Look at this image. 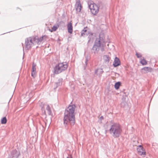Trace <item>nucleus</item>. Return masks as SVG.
Listing matches in <instances>:
<instances>
[{
  "label": "nucleus",
  "mask_w": 158,
  "mask_h": 158,
  "mask_svg": "<svg viewBox=\"0 0 158 158\" xmlns=\"http://www.w3.org/2000/svg\"><path fill=\"white\" fill-rule=\"evenodd\" d=\"M76 106L74 104H72V102L69 106L66 108L64 110L63 118V123L66 128L67 130H69L68 125L72 127L75 124V117L74 111Z\"/></svg>",
  "instance_id": "1"
},
{
  "label": "nucleus",
  "mask_w": 158,
  "mask_h": 158,
  "mask_svg": "<svg viewBox=\"0 0 158 158\" xmlns=\"http://www.w3.org/2000/svg\"><path fill=\"white\" fill-rule=\"evenodd\" d=\"M111 124L109 130L110 134L114 138H117L121 135L123 132L122 126L119 123H114L113 120L110 121Z\"/></svg>",
  "instance_id": "2"
},
{
  "label": "nucleus",
  "mask_w": 158,
  "mask_h": 158,
  "mask_svg": "<svg viewBox=\"0 0 158 158\" xmlns=\"http://www.w3.org/2000/svg\"><path fill=\"white\" fill-rule=\"evenodd\" d=\"M94 43L100 47H104L106 45L105 39L104 35L100 34L98 38H96Z\"/></svg>",
  "instance_id": "3"
},
{
  "label": "nucleus",
  "mask_w": 158,
  "mask_h": 158,
  "mask_svg": "<svg viewBox=\"0 0 158 158\" xmlns=\"http://www.w3.org/2000/svg\"><path fill=\"white\" fill-rule=\"evenodd\" d=\"M91 13L94 15H96L98 12L99 7L95 4H92L88 6Z\"/></svg>",
  "instance_id": "4"
},
{
  "label": "nucleus",
  "mask_w": 158,
  "mask_h": 158,
  "mask_svg": "<svg viewBox=\"0 0 158 158\" xmlns=\"http://www.w3.org/2000/svg\"><path fill=\"white\" fill-rule=\"evenodd\" d=\"M25 44L26 45L25 49L26 50H29L34 45V43L32 42L31 37H29L25 39Z\"/></svg>",
  "instance_id": "5"
},
{
  "label": "nucleus",
  "mask_w": 158,
  "mask_h": 158,
  "mask_svg": "<svg viewBox=\"0 0 158 158\" xmlns=\"http://www.w3.org/2000/svg\"><path fill=\"white\" fill-rule=\"evenodd\" d=\"M137 150L138 154L140 156L146 155V152H145V149L142 145H139L138 146Z\"/></svg>",
  "instance_id": "6"
},
{
  "label": "nucleus",
  "mask_w": 158,
  "mask_h": 158,
  "mask_svg": "<svg viewBox=\"0 0 158 158\" xmlns=\"http://www.w3.org/2000/svg\"><path fill=\"white\" fill-rule=\"evenodd\" d=\"M20 154L19 152L16 149L12 151L9 155V158H19Z\"/></svg>",
  "instance_id": "7"
},
{
  "label": "nucleus",
  "mask_w": 158,
  "mask_h": 158,
  "mask_svg": "<svg viewBox=\"0 0 158 158\" xmlns=\"http://www.w3.org/2000/svg\"><path fill=\"white\" fill-rule=\"evenodd\" d=\"M60 63L56 64L54 68V73L55 74H58L62 72L60 68Z\"/></svg>",
  "instance_id": "8"
},
{
  "label": "nucleus",
  "mask_w": 158,
  "mask_h": 158,
  "mask_svg": "<svg viewBox=\"0 0 158 158\" xmlns=\"http://www.w3.org/2000/svg\"><path fill=\"white\" fill-rule=\"evenodd\" d=\"M76 6L75 7V9L77 13L80 12L81 11L82 6L79 0L76 2Z\"/></svg>",
  "instance_id": "9"
},
{
  "label": "nucleus",
  "mask_w": 158,
  "mask_h": 158,
  "mask_svg": "<svg viewBox=\"0 0 158 158\" xmlns=\"http://www.w3.org/2000/svg\"><path fill=\"white\" fill-rule=\"evenodd\" d=\"M121 64V62L119 58L116 57L114 59V61L113 64V65L114 67H116Z\"/></svg>",
  "instance_id": "10"
},
{
  "label": "nucleus",
  "mask_w": 158,
  "mask_h": 158,
  "mask_svg": "<svg viewBox=\"0 0 158 158\" xmlns=\"http://www.w3.org/2000/svg\"><path fill=\"white\" fill-rule=\"evenodd\" d=\"M100 47L96 44L94 43L93 46L92 48V50L93 51L94 53H98L100 49Z\"/></svg>",
  "instance_id": "11"
},
{
  "label": "nucleus",
  "mask_w": 158,
  "mask_h": 158,
  "mask_svg": "<svg viewBox=\"0 0 158 158\" xmlns=\"http://www.w3.org/2000/svg\"><path fill=\"white\" fill-rule=\"evenodd\" d=\"M60 68L62 72H63L66 70L68 67V64L66 62L60 63Z\"/></svg>",
  "instance_id": "12"
},
{
  "label": "nucleus",
  "mask_w": 158,
  "mask_h": 158,
  "mask_svg": "<svg viewBox=\"0 0 158 158\" xmlns=\"http://www.w3.org/2000/svg\"><path fill=\"white\" fill-rule=\"evenodd\" d=\"M36 64L33 63L32 64V69L31 70V75L33 77H35L36 76Z\"/></svg>",
  "instance_id": "13"
},
{
  "label": "nucleus",
  "mask_w": 158,
  "mask_h": 158,
  "mask_svg": "<svg viewBox=\"0 0 158 158\" xmlns=\"http://www.w3.org/2000/svg\"><path fill=\"white\" fill-rule=\"evenodd\" d=\"M47 38V36L46 35H42L40 38L38 37V45L41 44L43 42L45 41Z\"/></svg>",
  "instance_id": "14"
},
{
  "label": "nucleus",
  "mask_w": 158,
  "mask_h": 158,
  "mask_svg": "<svg viewBox=\"0 0 158 158\" xmlns=\"http://www.w3.org/2000/svg\"><path fill=\"white\" fill-rule=\"evenodd\" d=\"M94 33L93 32H90V34L88 36V38L89 39L88 43L90 42H92L93 41L94 39Z\"/></svg>",
  "instance_id": "15"
},
{
  "label": "nucleus",
  "mask_w": 158,
  "mask_h": 158,
  "mask_svg": "<svg viewBox=\"0 0 158 158\" xmlns=\"http://www.w3.org/2000/svg\"><path fill=\"white\" fill-rule=\"evenodd\" d=\"M68 32L70 34H72L73 32V26L71 22L67 24Z\"/></svg>",
  "instance_id": "16"
},
{
  "label": "nucleus",
  "mask_w": 158,
  "mask_h": 158,
  "mask_svg": "<svg viewBox=\"0 0 158 158\" xmlns=\"http://www.w3.org/2000/svg\"><path fill=\"white\" fill-rule=\"evenodd\" d=\"M142 70L144 73L151 72L152 71V68L149 67H145L143 68Z\"/></svg>",
  "instance_id": "17"
},
{
  "label": "nucleus",
  "mask_w": 158,
  "mask_h": 158,
  "mask_svg": "<svg viewBox=\"0 0 158 158\" xmlns=\"http://www.w3.org/2000/svg\"><path fill=\"white\" fill-rule=\"evenodd\" d=\"M103 71L102 69L101 68L96 69L95 71V73L98 76H101Z\"/></svg>",
  "instance_id": "18"
},
{
  "label": "nucleus",
  "mask_w": 158,
  "mask_h": 158,
  "mask_svg": "<svg viewBox=\"0 0 158 158\" xmlns=\"http://www.w3.org/2000/svg\"><path fill=\"white\" fill-rule=\"evenodd\" d=\"M121 106L125 109L126 110L128 108L127 103L126 101H123L120 104Z\"/></svg>",
  "instance_id": "19"
},
{
  "label": "nucleus",
  "mask_w": 158,
  "mask_h": 158,
  "mask_svg": "<svg viewBox=\"0 0 158 158\" xmlns=\"http://www.w3.org/2000/svg\"><path fill=\"white\" fill-rule=\"evenodd\" d=\"M63 81V79L62 78H59L58 80L55 83L56 88H57L59 86L62 85Z\"/></svg>",
  "instance_id": "20"
},
{
  "label": "nucleus",
  "mask_w": 158,
  "mask_h": 158,
  "mask_svg": "<svg viewBox=\"0 0 158 158\" xmlns=\"http://www.w3.org/2000/svg\"><path fill=\"white\" fill-rule=\"evenodd\" d=\"M90 57L88 55H87L85 56V65L84 66V69H85L88 64V62L89 60L90 59Z\"/></svg>",
  "instance_id": "21"
},
{
  "label": "nucleus",
  "mask_w": 158,
  "mask_h": 158,
  "mask_svg": "<svg viewBox=\"0 0 158 158\" xmlns=\"http://www.w3.org/2000/svg\"><path fill=\"white\" fill-rule=\"evenodd\" d=\"M103 59L105 63L108 64L109 62L110 57L109 55H105L104 56Z\"/></svg>",
  "instance_id": "22"
},
{
  "label": "nucleus",
  "mask_w": 158,
  "mask_h": 158,
  "mask_svg": "<svg viewBox=\"0 0 158 158\" xmlns=\"http://www.w3.org/2000/svg\"><path fill=\"white\" fill-rule=\"evenodd\" d=\"M31 39L32 40V42L34 43V44L35 43H37L38 44V36H36L35 37H31Z\"/></svg>",
  "instance_id": "23"
},
{
  "label": "nucleus",
  "mask_w": 158,
  "mask_h": 158,
  "mask_svg": "<svg viewBox=\"0 0 158 158\" xmlns=\"http://www.w3.org/2000/svg\"><path fill=\"white\" fill-rule=\"evenodd\" d=\"M46 110L48 112V114L49 115H52V110L49 106L48 104L47 106Z\"/></svg>",
  "instance_id": "24"
},
{
  "label": "nucleus",
  "mask_w": 158,
  "mask_h": 158,
  "mask_svg": "<svg viewBox=\"0 0 158 158\" xmlns=\"http://www.w3.org/2000/svg\"><path fill=\"white\" fill-rule=\"evenodd\" d=\"M121 85V83L120 81H118L116 82L114 85L115 89L118 90L119 88V87Z\"/></svg>",
  "instance_id": "25"
},
{
  "label": "nucleus",
  "mask_w": 158,
  "mask_h": 158,
  "mask_svg": "<svg viewBox=\"0 0 158 158\" xmlns=\"http://www.w3.org/2000/svg\"><path fill=\"white\" fill-rule=\"evenodd\" d=\"M7 122V119L6 117H3L1 120V123L2 124H5Z\"/></svg>",
  "instance_id": "26"
},
{
  "label": "nucleus",
  "mask_w": 158,
  "mask_h": 158,
  "mask_svg": "<svg viewBox=\"0 0 158 158\" xmlns=\"http://www.w3.org/2000/svg\"><path fill=\"white\" fill-rule=\"evenodd\" d=\"M140 63L143 65H145L147 64V61L144 59V58H143V59L140 61Z\"/></svg>",
  "instance_id": "27"
},
{
  "label": "nucleus",
  "mask_w": 158,
  "mask_h": 158,
  "mask_svg": "<svg viewBox=\"0 0 158 158\" xmlns=\"http://www.w3.org/2000/svg\"><path fill=\"white\" fill-rule=\"evenodd\" d=\"M59 27V25L57 26H55L54 25L53 26L52 29L51 30V31H55Z\"/></svg>",
  "instance_id": "28"
},
{
  "label": "nucleus",
  "mask_w": 158,
  "mask_h": 158,
  "mask_svg": "<svg viewBox=\"0 0 158 158\" xmlns=\"http://www.w3.org/2000/svg\"><path fill=\"white\" fill-rule=\"evenodd\" d=\"M90 32H89L87 31V32H81V36H84V35H89L90 34Z\"/></svg>",
  "instance_id": "29"
},
{
  "label": "nucleus",
  "mask_w": 158,
  "mask_h": 158,
  "mask_svg": "<svg viewBox=\"0 0 158 158\" xmlns=\"http://www.w3.org/2000/svg\"><path fill=\"white\" fill-rule=\"evenodd\" d=\"M136 56H137V57L138 58H140L142 57V55L141 53H139L137 52L136 53Z\"/></svg>",
  "instance_id": "30"
},
{
  "label": "nucleus",
  "mask_w": 158,
  "mask_h": 158,
  "mask_svg": "<svg viewBox=\"0 0 158 158\" xmlns=\"http://www.w3.org/2000/svg\"><path fill=\"white\" fill-rule=\"evenodd\" d=\"M86 28L87 27L84 28L82 30L81 32H87V30Z\"/></svg>",
  "instance_id": "31"
},
{
  "label": "nucleus",
  "mask_w": 158,
  "mask_h": 158,
  "mask_svg": "<svg viewBox=\"0 0 158 158\" xmlns=\"http://www.w3.org/2000/svg\"><path fill=\"white\" fill-rule=\"evenodd\" d=\"M104 47H100V48H101L100 50L102 52H103L104 50Z\"/></svg>",
  "instance_id": "32"
},
{
  "label": "nucleus",
  "mask_w": 158,
  "mask_h": 158,
  "mask_svg": "<svg viewBox=\"0 0 158 158\" xmlns=\"http://www.w3.org/2000/svg\"><path fill=\"white\" fill-rule=\"evenodd\" d=\"M103 119H104V117H103V116H102L101 117H100L99 118V119L101 120H102Z\"/></svg>",
  "instance_id": "33"
},
{
  "label": "nucleus",
  "mask_w": 158,
  "mask_h": 158,
  "mask_svg": "<svg viewBox=\"0 0 158 158\" xmlns=\"http://www.w3.org/2000/svg\"><path fill=\"white\" fill-rule=\"evenodd\" d=\"M124 95L127 96L128 95V93H126L124 92Z\"/></svg>",
  "instance_id": "34"
},
{
  "label": "nucleus",
  "mask_w": 158,
  "mask_h": 158,
  "mask_svg": "<svg viewBox=\"0 0 158 158\" xmlns=\"http://www.w3.org/2000/svg\"><path fill=\"white\" fill-rule=\"evenodd\" d=\"M42 110L43 111L44 110V113L45 114H46V112H45V110H44V108L42 107Z\"/></svg>",
  "instance_id": "35"
},
{
  "label": "nucleus",
  "mask_w": 158,
  "mask_h": 158,
  "mask_svg": "<svg viewBox=\"0 0 158 158\" xmlns=\"http://www.w3.org/2000/svg\"><path fill=\"white\" fill-rule=\"evenodd\" d=\"M58 41H60V39L59 38H58Z\"/></svg>",
  "instance_id": "36"
},
{
  "label": "nucleus",
  "mask_w": 158,
  "mask_h": 158,
  "mask_svg": "<svg viewBox=\"0 0 158 158\" xmlns=\"http://www.w3.org/2000/svg\"><path fill=\"white\" fill-rule=\"evenodd\" d=\"M11 31H10V32H11ZM8 32H7L6 33H8Z\"/></svg>",
  "instance_id": "37"
},
{
  "label": "nucleus",
  "mask_w": 158,
  "mask_h": 158,
  "mask_svg": "<svg viewBox=\"0 0 158 158\" xmlns=\"http://www.w3.org/2000/svg\"><path fill=\"white\" fill-rule=\"evenodd\" d=\"M67 158H69V157H67Z\"/></svg>",
  "instance_id": "38"
}]
</instances>
